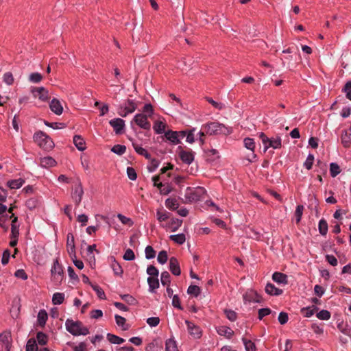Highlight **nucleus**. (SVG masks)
Wrapping results in <instances>:
<instances>
[{"mask_svg": "<svg viewBox=\"0 0 351 351\" xmlns=\"http://www.w3.org/2000/svg\"><path fill=\"white\" fill-rule=\"evenodd\" d=\"M217 332L219 335L228 339H230L234 335V331L230 328L224 326L219 327Z\"/></svg>", "mask_w": 351, "mask_h": 351, "instance_id": "nucleus-22", "label": "nucleus"}, {"mask_svg": "<svg viewBox=\"0 0 351 351\" xmlns=\"http://www.w3.org/2000/svg\"><path fill=\"white\" fill-rule=\"evenodd\" d=\"M342 91L346 93V98L351 101V81L345 84Z\"/></svg>", "mask_w": 351, "mask_h": 351, "instance_id": "nucleus-57", "label": "nucleus"}, {"mask_svg": "<svg viewBox=\"0 0 351 351\" xmlns=\"http://www.w3.org/2000/svg\"><path fill=\"white\" fill-rule=\"evenodd\" d=\"M176 131L168 130L165 132V137L174 145L180 143V140L178 139Z\"/></svg>", "mask_w": 351, "mask_h": 351, "instance_id": "nucleus-20", "label": "nucleus"}, {"mask_svg": "<svg viewBox=\"0 0 351 351\" xmlns=\"http://www.w3.org/2000/svg\"><path fill=\"white\" fill-rule=\"evenodd\" d=\"M171 276L168 271H165L161 273L160 276V280L161 283L163 286H169L171 280H170Z\"/></svg>", "mask_w": 351, "mask_h": 351, "instance_id": "nucleus-37", "label": "nucleus"}, {"mask_svg": "<svg viewBox=\"0 0 351 351\" xmlns=\"http://www.w3.org/2000/svg\"><path fill=\"white\" fill-rule=\"evenodd\" d=\"M265 292L271 295H280L282 293V290L276 288L273 284L267 283L265 286Z\"/></svg>", "mask_w": 351, "mask_h": 351, "instance_id": "nucleus-21", "label": "nucleus"}, {"mask_svg": "<svg viewBox=\"0 0 351 351\" xmlns=\"http://www.w3.org/2000/svg\"><path fill=\"white\" fill-rule=\"evenodd\" d=\"M48 315L45 310H40L38 314V324L40 326L44 327L47 320Z\"/></svg>", "mask_w": 351, "mask_h": 351, "instance_id": "nucleus-28", "label": "nucleus"}, {"mask_svg": "<svg viewBox=\"0 0 351 351\" xmlns=\"http://www.w3.org/2000/svg\"><path fill=\"white\" fill-rule=\"evenodd\" d=\"M243 300L245 302H253L256 303H261L263 301L262 297L256 291H254L253 290L247 291L243 295Z\"/></svg>", "mask_w": 351, "mask_h": 351, "instance_id": "nucleus-10", "label": "nucleus"}, {"mask_svg": "<svg viewBox=\"0 0 351 351\" xmlns=\"http://www.w3.org/2000/svg\"><path fill=\"white\" fill-rule=\"evenodd\" d=\"M111 151L118 155H122L125 152L126 147L122 145H115L112 147Z\"/></svg>", "mask_w": 351, "mask_h": 351, "instance_id": "nucleus-44", "label": "nucleus"}, {"mask_svg": "<svg viewBox=\"0 0 351 351\" xmlns=\"http://www.w3.org/2000/svg\"><path fill=\"white\" fill-rule=\"evenodd\" d=\"M224 313L226 317L231 322H234L237 319V315L236 312L230 309H225Z\"/></svg>", "mask_w": 351, "mask_h": 351, "instance_id": "nucleus-52", "label": "nucleus"}, {"mask_svg": "<svg viewBox=\"0 0 351 351\" xmlns=\"http://www.w3.org/2000/svg\"><path fill=\"white\" fill-rule=\"evenodd\" d=\"M178 203L176 199L168 198L165 201V206L169 209L176 210L178 208Z\"/></svg>", "mask_w": 351, "mask_h": 351, "instance_id": "nucleus-50", "label": "nucleus"}, {"mask_svg": "<svg viewBox=\"0 0 351 351\" xmlns=\"http://www.w3.org/2000/svg\"><path fill=\"white\" fill-rule=\"evenodd\" d=\"M318 310V308L314 305L308 307H304L301 309V313L306 317H311L315 311Z\"/></svg>", "mask_w": 351, "mask_h": 351, "instance_id": "nucleus-27", "label": "nucleus"}, {"mask_svg": "<svg viewBox=\"0 0 351 351\" xmlns=\"http://www.w3.org/2000/svg\"><path fill=\"white\" fill-rule=\"evenodd\" d=\"M56 163V160L53 158L49 156L40 158V166L45 168L53 167L55 166Z\"/></svg>", "mask_w": 351, "mask_h": 351, "instance_id": "nucleus-24", "label": "nucleus"}, {"mask_svg": "<svg viewBox=\"0 0 351 351\" xmlns=\"http://www.w3.org/2000/svg\"><path fill=\"white\" fill-rule=\"evenodd\" d=\"M65 327L66 330L74 336L86 335L89 334L88 328L84 326L82 322L80 321H73V319H67L65 322Z\"/></svg>", "mask_w": 351, "mask_h": 351, "instance_id": "nucleus-2", "label": "nucleus"}, {"mask_svg": "<svg viewBox=\"0 0 351 351\" xmlns=\"http://www.w3.org/2000/svg\"><path fill=\"white\" fill-rule=\"evenodd\" d=\"M185 323L187 326V330L191 336H193L195 339H199L201 337L202 330L199 326L188 320H186Z\"/></svg>", "mask_w": 351, "mask_h": 351, "instance_id": "nucleus-11", "label": "nucleus"}, {"mask_svg": "<svg viewBox=\"0 0 351 351\" xmlns=\"http://www.w3.org/2000/svg\"><path fill=\"white\" fill-rule=\"evenodd\" d=\"M156 215L157 219L160 222L166 221L169 217V213L166 210H158Z\"/></svg>", "mask_w": 351, "mask_h": 351, "instance_id": "nucleus-41", "label": "nucleus"}, {"mask_svg": "<svg viewBox=\"0 0 351 351\" xmlns=\"http://www.w3.org/2000/svg\"><path fill=\"white\" fill-rule=\"evenodd\" d=\"M187 293L197 297L200 293V288L197 285H190L188 288Z\"/></svg>", "mask_w": 351, "mask_h": 351, "instance_id": "nucleus-47", "label": "nucleus"}, {"mask_svg": "<svg viewBox=\"0 0 351 351\" xmlns=\"http://www.w3.org/2000/svg\"><path fill=\"white\" fill-rule=\"evenodd\" d=\"M136 104L133 100H127L123 106H121V109L127 110V112L132 113L136 109Z\"/></svg>", "mask_w": 351, "mask_h": 351, "instance_id": "nucleus-23", "label": "nucleus"}, {"mask_svg": "<svg viewBox=\"0 0 351 351\" xmlns=\"http://www.w3.org/2000/svg\"><path fill=\"white\" fill-rule=\"evenodd\" d=\"M341 143L345 147H349L351 145V125L345 129L341 134Z\"/></svg>", "mask_w": 351, "mask_h": 351, "instance_id": "nucleus-15", "label": "nucleus"}, {"mask_svg": "<svg viewBox=\"0 0 351 351\" xmlns=\"http://www.w3.org/2000/svg\"><path fill=\"white\" fill-rule=\"evenodd\" d=\"M303 210H304V206L302 205H298L296 207V209L295 211V217L296 223H299L300 222L301 218L302 216Z\"/></svg>", "mask_w": 351, "mask_h": 351, "instance_id": "nucleus-46", "label": "nucleus"}, {"mask_svg": "<svg viewBox=\"0 0 351 351\" xmlns=\"http://www.w3.org/2000/svg\"><path fill=\"white\" fill-rule=\"evenodd\" d=\"M53 280L56 283H60L63 279V269L61 265L56 260L51 269Z\"/></svg>", "mask_w": 351, "mask_h": 351, "instance_id": "nucleus-6", "label": "nucleus"}, {"mask_svg": "<svg viewBox=\"0 0 351 351\" xmlns=\"http://www.w3.org/2000/svg\"><path fill=\"white\" fill-rule=\"evenodd\" d=\"M123 258L125 261H132L135 258V254L131 249L128 248L125 250Z\"/></svg>", "mask_w": 351, "mask_h": 351, "instance_id": "nucleus-58", "label": "nucleus"}, {"mask_svg": "<svg viewBox=\"0 0 351 351\" xmlns=\"http://www.w3.org/2000/svg\"><path fill=\"white\" fill-rule=\"evenodd\" d=\"M169 269L171 273L175 276H179L181 273L180 265L178 259L175 257H171L169 259Z\"/></svg>", "mask_w": 351, "mask_h": 351, "instance_id": "nucleus-16", "label": "nucleus"}, {"mask_svg": "<svg viewBox=\"0 0 351 351\" xmlns=\"http://www.w3.org/2000/svg\"><path fill=\"white\" fill-rule=\"evenodd\" d=\"M17 221V217H14V219H12V227H11V239H16L19 236V228L18 227L14 224Z\"/></svg>", "mask_w": 351, "mask_h": 351, "instance_id": "nucleus-33", "label": "nucleus"}, {"mask_svg": "<svg viewBox=\"0 0 351 351\" xmlns=\"http://www.w3.org/2000/svg\"><path fill=\"white\" fill-rule=\"evenodd\" d=\"M179 156L182 161L186 164L190 165L194 160V152L189 149L187 150H184L182 148V147H178Z\"/></svg>", "mask_w": 351, "mask_h": 351, "instance_id": "nucleus-7", "label": "nucleus"}, {"mask_svg": "<svg viewBox=\"0 0 351 351\" xmlns=\"http://www.w3.org/2000/svg\"><path fill=\"white\" fill-rule=\"evenodd\" d=\"M202 130H204L207 134L217 135L225 134L228 135L232 133V129L218 122H210L204 125Z\"/></svg>", "mask_w": 351, "mask_h": 351, "instance_id": "nucleus-1", "label": "nucleus"}, {"mask_svg": "<svg viewBox=\"0 0 351 351\" xmlns=\"http://www.w3.org/2000/svg\"><path fill=\"white\" fill-rule=\"evenodd\" d=\"M182 221L178 219H173L171 220V227L172 231L175 232L182 225Z\"/></svg>", "mask_w": 351, "mask_h": 351, "instance_id": "nucleus-63", "label": "nucleus"}, {"mask_svg": "<svg viewBox=\"0 0 351 351\" xmlns=\"http://www.w3.org/2000/svg\"><path fill=\"white\" fill-rule=\"evenodd\" d=\"M133 121L141 128L144 130H150L151 124L147 121V115L144 114H137L134 116Z\"/></svg>", "mask_w": 351, "mask_h": 351, "instance_id": "nucleus-8", "label": "nucleus"}, {"mask_svg": "<svg viewBox=\"0 0 351 351\" xmlns=\"http://www.w3.org/2000/svg\"><path fill=\"white\" fill-rule=\"evenodd\" d=\"M259 138L264 145V152H266L269 147L280 149L282 147V140L278 136L275 138H268L263 132H261Z\"/></svg>", "mask_w": 351, "mask_h": 351, "instance_id": "nucleus-3", "label": "nucleus"}, {"mask_svg": "<svg viewBox=\"0 0 351 351\" xmlns=\"http://www.w3.org/2000/svg\"><path fill=\"white\" fill-rule=\"evenodd\" d=\"M242 341L246 351H256L255 344L252 341L247 340L245 338H243Z\"/></svg>", "mask_w": 351, "mask_h": 351, "instance_id": "nucleus-43", "label": "nucleus"}, {"mask_svg": "<svg viewBox=\"0 0 351 351\" xmlns=\"http://www.w3.org/2000/svg\"><path fill=\"white\" fill-rule=\"evenodd\" d=\"M10 338V335L8 332H3L0 335L1 348H4L6 351H10L11 346Z\"/></svg>", "mask_w": 351, "mask_h": 351, "instance_id": "nucleus-18", "label": "nucleus"}, {"mask_svg": "<svg viewBox=\"0 0 351 351\" xmlns=\"http://www.w3.org/2000/svg\"><path fill=\"white\" fill-rule=\"evenodd\" d=\"M258 319L260 320L263 319V318L269 315L271 313V310L269 308H263L258 310Z\"/></svg>", "mask_w": 351, "mask_h": 351, "instance_id": "nucleus-61", "label": "nucleus"}, {"mask_svg": "<svg viewBox=\"0 0 351 351\" xmlns=\"http://www.w3.org/2000/svg\"><path fill=\"white\" fill-rule=\"evenodd\" d=\"M340 167L337 163L332 162L330 165V172L332 178L336 177L340 173Z\"/></svg>", "mask_w": 351, "mask_h": 351, "instance_id": "nucleus-42", "label": "nucleus"}, {"mask_svg": "<svg viewBox=\"0 0 351 351\" xmlns=\"http://www.w3.org/2000/svg\"><path fill=\"white\" fill-rule=\"evenodd\" d=\"M107 338L110 343L114 344H121L125 341V340L123 338H121L115 335H112L110 333H108L107 335Z\"/></svg>", "mask_w": 351, "mask_h": 351, "instance_id": "nucleus-35", "label": "nucleus"}, {"mask_svg": "<svg viewBox=\"0 0 351 351\" xmlns=\"http://www.w3.org/2000/svg\"><path fill=\"white\" fill-rule=\"evenodd\" d=\"M24 183V180L19 178L16 180H10L7 182V185L12 189H19Z\"/></svg>", "mask_w": 351, "mask_h": 351, "instance_id": "nucleus-29", "label": "nucleus"}, {"mask_svg": "<svg viewBox=\"0 0 351 351\" xmlns=\"http://www.w3.org/2000/svg\"><path fill=\"white\" fill-rule=\"evenodd\" d=\"M110 125L113 128L117 134H120L123 132V129L125 127L124 120L117 118L112 119L109 121Z\"/></svg>", "mask_w": 351, "mask_h": 351, "instance_id": "nucleus-13", "label": "nucleus"}, {"mask_svg": "<svg viewBox=\"0 0 351 351\" xmlns=\"http://www.w3.org/2000/svg\"><path fill=\"white\" fill-rule=\"evenodd\" d=\"M157 260L160 264H165L168 260L167 252L165 250H162L159 252Z\"/></svg>", "mask_w": 351, "mask_h": 351, "instance_id": "nucleus-48", "label": "nucleus"}, {"mask_svg": "<svg viewBox=\"0 0 351 351\" xmlns=\"http://www.w3.org/2000/svg\"><path fill=\"white\" fill-rule=\"evenodd\" d=\"M316 316L321 320H328L330 318V313L327 310H322L317 313Z\"/></svg>", "mask_w": 351, "mask_h": 351, "instance_id": "nucleus-45", "label": "nucleus"}, {"mask_svg": "<svg viewBox=\"0 0 351 351\" xmlns=\"http://www.w3.org/2000/svg\"><path fill=\"white\" fill-rule=\"evenodd\" d=\"M3 82L8 85H11L14 82V77L10 72H7L3 75Z\"/></svg>", "mask_w": 351, "mask_h": 351, "instance_id": "nucleus-62", "label": "nucleus"}, {"mask_svg": "<svg viewBox=\"0 0 351 351\" xmlns=\"http://www.w3.org/2000/svg\"><path fill=\"white\" fill-rule=\"evenodd\" d=\"M36 339L39 344L45 345L47 341V335L43 332H38L36 335Z\"/></svg>", "mask_w": 351, "mask_h": 351, "instance_id": "nucleus-53", "label": "nucleus"}, {"mask_svg": "<svg viewBox=\"0 0 351 351\" xmlns=\"http://www.w3.org/2000/svg\"><path fill=\"white\" fill-rule=\"evenodd\" d=\"M319 232L322 236L326 235L328 232V223L324 219H322L318 224Z\"/></svg>", "mask_w": 351, "mask_h": 351, "instance_id": "nucleus-31", "label": "nucleus"}, {"mask_svg": "<svg viewBox=\"0 0 351 351\" xmlns=\"http://www.w3.org/2000/svg\"><path fill=\"white\" fill-rule=\"evenodd\" d=\"M111 267L114 271V275L120 276H122V274L123 273V270L121 266L119 265V263H117L115 259H114L113 263L111 265Z\"/></svg>", "mask_w": 351, "mask_h": 351, "instance_id": "nucleus-34", "label": "nucleus"}, {"mask_svg": "<svg viewBox=\"0 0 351 351\" xmlns=\"http://www.w3.org/2000/svg\"><path fill=\"white\" fill-rule=\"evenodd\" d=\"M84 191L82 184L80 183L75 185L73 192L72 193V199L75 202L76 206H78L82 201Z\"/></svg>", "mask_w": 351, "mask_h": 351, "instance_id": "nucleus-14", "label": "nucleus"}, {"mask_svg": "<svg viewBox=\"0 0 351 351\" xmlns=\"http://www.w3.org/2000/svg\"><path fill=\"white\" fill-rule=\"evenodd\" d=\"M29 79L32 82L38 83L42 80L43 76L38 73H33L29 75Z\"/></svg>", "mask_w": 351, "mask_h": 351, "instance_id": "nucleus-59", "label": "nucleus"}, {"mask_svg": "<svg viewBox=\"0 0 351 351\" xmlns=\"http://www.w3.org/2000/svg\"><path fill=\"white\" fill-rule=\"evenodd\" d=\"M73 143L76 147L80 150L83 151L86 149L85 147V142L83 139V138L80 135H75L73 137Z\"/></svg>", "mask_w": 351, "mask_h": 351, "instance_id": "nucleus-26", "label": "nucleus"}, {"mask_svg": "<svg viewBox=\"0 0 351 351\" xmlns=\"http://www.w3.org/2000/svg\"><path fill=\"white\" fill-rule=\"evenodd\" d=\"M313 162H314V156H313V155L308 154V156H307V158H306L304 165V167L307 169L309 170V169H311L312 168Z\"/></svg>", "mask_w": 351, "mask_h": 351, "instance_id": "nucleus-60", "label": "nucleus"}, {"mask_svg": "<svg viewBox=\"0 0 351 351\" xmlns=\"http://www.w3.org/2000/svg\"><path fill=\"white\" fill-rule=\"evenodd\" d=\"M64 300V294L62 293H56L53 295L52 302L55 305L61 304Z\"/></svg>", "mask_w": 351, "mask_h": 351, "instance_id": "nucleus-38", "label": "nucleus"}, {"mask_svg": "<svg viewBox=\"0 0 351 351\" xmlns=\"http://www.w3.org/2000/svg\"><path fill=\"white\" fill-rule=\"evenodd\" d=\"M166 351H178L176 341L169 339L166 341Z\"/></svg>", "mask_w": 351, "mask_h": 351, "instance_id": "nucleus-36", "label": "nucleus"}, {"mask_svg": "<svg viewBox=\"0 0 351 351\" xmlns=\"http://www.w3.org/2000/svg\"><path fill=\"white\" fill-rule=\"evenodd\" d=\"M38 346L34 339H29L26 345V351H37Z\"/></svg>", "mask_w": 351, "mask_h": 351, "instance_id": "nucleus-40", "label": "nucleus"}, {"mask_svg": "<svg viewBox=\"0 0 351 351\" xmlns=\"http://www.w3.org/2000/svg\"><path fill=\"white\" fill-rule=\"evenodd\" d=\"M66 247L69 254L72 258H75V239L72 233L67 234Z\"/></svg>", "mask_w": 351, "mask_h": 351, "instance_id": "nucleus-12", "label": "nucleus"}, {"mask_svg": "<svg viewBox=\"0 0 351 351\" xmlns=\"http://www.w3.org/2000/svg\"><path fill=\"white\" fill-rule=\"evenodd\" d=\"M117 217L124 225H128L130 227L133 225V221L130 218L126 217L121 214H118Z\"/></svg>", "mask_w": 351, "mask_h": 351, "instance_id": "nucleus-55", "label": "nucleus"}, {"mask_svg": "<svg viewBox=\"0 0 351 351\" xmlns=\"http://www.w3.org/2000/svg\"><path fill=\"white\" fill-rule=\"evenodd\" d=\"M170 239L178 244H183L185 242L186 237L184 234H178L170 236Z\"/></svg>", "mask_w": 351, "mask_h": 351, "instance_id": "nucleus-39", "label": "nucleus"}, {"mask_svg": "<svg viewBox=\"0 0 351 351\" xmlns=\"http://www.w3.org/2000/svg\"><path fill=\"white\" fill-rule=\"evenodd\" d=\"M34 140L45 150H49L54 146L53 141L43 132L39 131L34 135Z\"/></svg>", "mask_w": 351, "mask_h": 351, "instance_id": "nucleus-4", "label": "nucleus"}, {"mask_svg": "<svg viewBox=\"0 0 351 351\" xmlns=\"http://www.w3.org/2000/svg\"><path fill=\"white\" fill-rule=\"evenodd\" d=\"M50 109L52 112H53L56 114L60 115L62 113L63 108L60 103V101L53 98L49 104Z\"/></svg>", "mask_w": 351, "mask_h": 351, "instance_id": "nucleus-17", "label": "nucleus"}, {"mask_svg": "<svg viewBox=\"0 0 351 351\" xmlns=\"http://www.w3.org/2000/svg\"><path fill=\"white\" fill-rule=\"evenodd\" d=\"M34 97H38L43 101H46L49 99V92L44 87H36L32 90Z\"/></svg>", "mask_w": 351, "mask_h": 351, "instance_id": "nucleus-9", "label": "nucleus"}, {"mask_svg": "<svg viewBox=\"0 0 351 351\" xmlns=\"http://www.w3.org/2000/svg\"><path fill=\"white\" fill-rule=\"evenodd\" d=\"M289 319L288 314L285 312H280L278 315V322L280 324H285Z\"/></svg>", "mask_w": 351, "mask_h": 351, "instance_id": "nucleus-64", "label": "nucleus"}, {"mask_svg": "<svg viewBox=\"0 0 351 351\" xmlns=\"http://www.w3.org/2000/svg\"><path fill=\"white\" fill-rule=\"evenodd\" d=\"M243 143H244V145L245 147L254 152V149L255 148V143L254 141V139L251 138H245L243 141Z\"/></svg>", "mask_w": 351, "mask_h": 351, "instance_id": "nucleus-49", "label": "nucleus"}, {"mask_svg": "<svg viewBox=\"0 0 351 351\" xmlns=\"http://www.w3.org/2000/svg\"><path fill=\"white\" fill-rule=\"evenodd\" d=\"M145 257L147 259L153 258L156 256V251L150 245H148L145 247Z\"/></svg>", "mask_w": 351, "mask_h": 351, "instance_id": "nucleus-51", "label": "nucleus"}, {"mask_svg": "<svg viewBox=\"0 0 351 351\" xmlns=\"http://www.w3.org/2000/svg\"><path fill=\"white\" fill-rule=\"evenodd\" d=\"M132 145L135 151L140 155L145 156L146 158L149 159L151 158V155L147 152L146 149L141 147L140 145H137L135 143H132Z\"/></svg>", "mask_w": 351, "mask_h": 351, "instance_id": "nucleus-30", "label": "nucleus"}, {"mask_svg": "<svg viewBox=\"0 0 351 351\" xmlns=\"http://www.w3.org/2000/svg\"><path fill=\"white\" fill-rule=\"evenodd\" d=\"M206 191L202 187H198L194 190L188 188L186 191L185 197L189 202H197L203 198Z\"/></svg>", "mask_w": 351, "mask_h": 351, "instance_id": "nucleus-5", "label": "nucleus"}, {"mask_svg": "<svg viewBox=\"0 0 351 351\" xmlns=\"http://www.w3.org/2000/svg\"><path fill=\"white\" fill-rule=\"evenodd\" d=\"M272 280L278 284L287 285L288 283L287 276L281 272H274L272 275Z\"/></svg>", "mask_w": 351, "mask_h": 351, "instance_id": "nucleus-19", "label": "nucleus"}, {"mask_svg": "<svg viewBox=\"0 0 351 351\" xmlns=\"http://www.w3.org/2000/svg\"><path fill=\"white\" fill-rule=\"evenodd\" d=\"M147 273L149 277H158L159 274L158 269L154 265L148 266Z\"/></svg>", "mask_w": 351, "mask_h": 351, "instance_id": "nucleus-54", "label": "nucleus"}, {"mask_svg": "<svg viewBox=\"0 0 351 351\" xmlns=\"http://www.w3.org/2000/svg\"><path fill=\"white\" fill-rule=\"evenodd\" d=\"M166 125L162 121H157L155 122L153 129L157 134H162L165 132Z\"/></svg>", "mask_w": 351, "mask_h": 351, "instance_id": "nucleus-32", "label": "nucleus"}, {"mask_svg": "<svg viewBox=\"0 0 351 351\" xmlns=\"http://www.w3.org/2000/svg\"><path fill=\"white\" fill-rule=\"evenodd\" d=\"M147 283L149 285V291L151 292H154L155 289L159 287L158 277H148Z\"/></svg>", "mask_w": 351, "mask_h": 351, "instance_id": "nucleus-25", "label": "nucleus"}, {"mask_svg": "<svg viewBox=\"0 0 351 351\" xmlns=\"http://www.w3.org/2000/svg\"><path fill=\"white\" fill-rule=\"evenodd\" d=\"M114 317H115L116 323L118 326L123 327V329L124 330H126L128 329V327L124 326L125 322H126V319L124 317H123L119 315H116Z\"/></svg>", "mask_w": 351, "mask_h": 351, "instance_id": "nucleus-56", "label": "nucleus"}]
</instances>
